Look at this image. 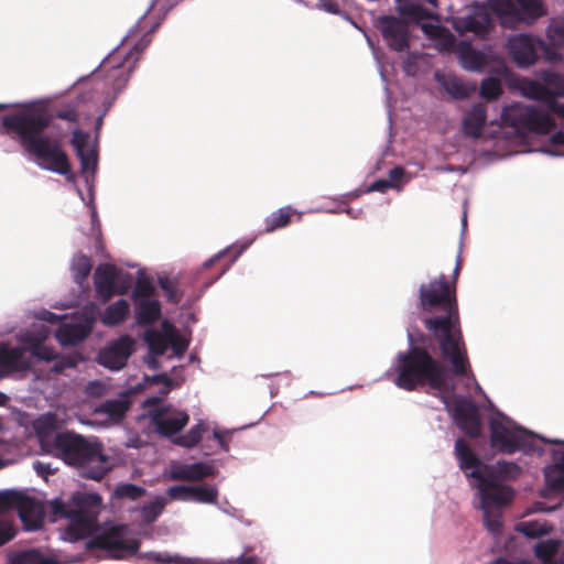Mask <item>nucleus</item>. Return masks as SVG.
<instances>
[{"label": "nucleus", "instance_id": "ddd939ff", "mask_svg": "<svg viewBox=\"0 0 564 564\" xmlns=\"http://www.w3.org/2000/svg\"><path fill=\"white\" fill-rule=\"evenodd\" d=\"M447 409L457 427L467 436L476 438L480 435L481 423L477 405L469 398L454 395L451 402H446Z\"/></svg>", "mask_w": 564, "mask_h": 564}, {"label": "nucleus", "instance_id": "423d86ee", "mask_svg": "<svg viewBox=\"0 0 564 564\" xmlns=\"http://www.w3.org/2000/svg\"><path fill=\"white\" fill-rule=\"evenodd\" d=\"M130 40L131 35L102 61L93 76V80L102 76L104 86L109 87L115 95L126 87L131 72L139 61L141 53L149 45L151 37L149 34H145L128 48Z\"/></svg>", "mask_w": 564, "mask_h": 564}, {"label": "nucleus", "instance_id": "09e8293b", "mask_svg": "<svg viewBox=\"0 0 564 564\" xmlns=\"http://www.w3.org/2000/svg\"><path fill=\"white\" fill-rule=\"evenodd\" d=\"M154 285L152 282L147 278H139L137 280L135 286L133 289V297L142 300H148L150 296L154 294Z\"/></svg>", "mask_w": 564, "mask_h": 564}, {"label": "nucleus", "instance_id": "f03ea898", "mask_svg": "<svg viewBox=\"0 0 564 564\" xmlns=\"http://www.w3.org/2000/svg\"><path fill=\"white\" fill-rule=\"evenodd\" d=\"M423 311L441 310L444 314L424 319L425 328L437 341L443 361L451 366L452 373L462 378H474L460 328L455 286L445 274L422 284L419 290Z\"/></svg>", "mask_w": 564, "mask_h": 564}, {"label": "nucleus", "instance_id": "c756f323", "mask_svg": "<svg viewBox=\"0 0 564 564\" xmlns=\"http://www.w3.org/2000/svg\"><path fill=\"white\" fill-rule=\"evenodd\" d=\"M295 210L291 206L282 207L271 213L264 220L265 232H273L278 229L286 227L291 223V218L295 215Z\"/></svg>", "mask_w": 564, "mask_h": 564}, {"label": "nucleus", "instance_id": "20e7f679", "mask_svg": "<svg viewBox=\"0 0 564 564\" xmlns=\"http://www.w3.org/2000/svg\"><path fill=\"white\" fill-rule=\"evenodd\" d=\"M54 448L67 465L80 468L86 478L100 480L109 470L102 445L90 443L82 435L72 432L57 433Z\"/></svg>", "mask_w": 564, "mask_h": 564}, {"label": "nucleus", "instance_id": "5701e85b", "mask_svg": "<svg viewBox=\"0 0 564 564\" xmlns=\"http://www.w3.org/2000/svg\"><path fill=\"white\" fill-rule=\"evenodd\" d=\"M487 120L486 108L482 104L474 105L463 118V132L465 135L478 139Z\"/></svg>", "mask_w": 564, "mask_h": 564}, {"label": "nucleus", "instance_id": "e433bc0d", "mask_svg": "<svg viewBox=\"0 0 564 564\" xmlns=\"http://www.w3.org/2000/svg\"><path fill=\"white\" fill-rule=\"evenodd\" d=\"M544 478L552 490L561 489L562 485H558L556 480H564V452L558 458H555L554 465L544 468Z\"/></svg>", "mask_w": 564, "mask_h": 564}, {"label": "nucleus", "instance_id": "a878e982", "mask_svg": "<svg viewBox=\"0 0 564 564\" xmlns=\"http://www.w3.org/2000/svg\"><path fill=\"white\" fill-rule=\"evenodd\" d=\"M455 455L459 463V468L467 475L470 471H485L484 465L477 454L463 440L455 442Z\"/></svg>", "mask_w": 564, "mask_h": 564}, {"label": "nucleus", "instance_id": "72a5a7b5", "mask_svg": "<svg viewBox=\"0 0 564 564\" xmlns=\"http://www.w3.org/2000/svg\"><path fill=\"white\" fill-rule=\"evenodd\" d=\"M460 63L467 70H481L487 65V57L482 52L465 46L460 51Z\"/></svg>", "mask_w": 564, "mask_h": 564}, {"label": "nucleus", "instance_id": "6e6d98bb", "mask_svg": "<svg viewBox=\"0 0 564 564\" xmlns=\"http://www.w3.org/2000/svg\"><path fill=\"white\" fill-rule=\"evenodd\" d=\"M554 44H549L543 41V45L539 48V55L542 54L547 62H560L562 61V55L556 51L553 46Z\"/></svg>", "mask_w": 564, "mask_h": 564}, {"label": "nucleus", "instance_id": "bb28decb", "mask_svg": "<svg viewBox=\"0 0 564 564\" xmlns=\"http://www.w3.org/2000/svg\"><path fill=\"white\" fill-rule=\"evenodd\" d=\"M480 496V506L484 512V520L487 529L492 533H498L501 530L502 521L501 513L499 509L509 505L511 501H495L489 499L485 500L484 492H479Z\"/></svg>", "mask_w": 564, "mask_h": 564}, {"label": "nucleus", "instance_id": "37998d69", "mask_svg": "<svg viewBox=\"0 0 564 564\" xmlns=\"http://www.w3.org/2000/svg\"><path fill=\"white\" fill-rule=\"evenodd\" d=\"M141 557L148 558L149 562L154 564H192L191 558H183L181 556H172L167 553H155V552H149L145 554H142Z\"/></svg>", "mask_w": 564, "mask_h": 564}, {"label": "nucleus", "instance_id": "6e6552de", "mask_svg": "<svg viewBox=\"0 0 564 564\" xmlns=\"http://www.w3.org/2000/svg\"><path fill=\"white\" fill-rule=\"evenodd\" d=\"M533 434L514 421L499 413L489 421V444L497 453L512 455L517 452L534 449Z\"/></svg>", "mask_w": 564, "mask_h": 564}, {"label": "nucleus", "instance_id": "c85d7f7f", "mask_svg": "<svg viewBox=\"0 0 564 564\" xmlns=\"http://www.w3.org/2000/svg\"><path fill=\"white\" fill-rule=\"evenodd\" d=\"M435 79L453 99L463 100L469 96V89L457 76L436 73Z\"/></svg>", "mask_w": 564, "mask_h": 564}, {"label": "nucleus", "instance_id": "3c124183", "mask_svg": "<svg viewBox=\"0 0 564 564\" xmlns=\"http://www.w3.org/2000/svg\"><path fill=\"white\" fill-rule=\"evenodd\" d=\"M88 138V133L82 129L77 128L73 130L70 144L74 147L76 154H80L83 151L87 150Z\"/></svg>", "mask_w": 564, "mask_h": 564}, {"label": "nucleus", "instance_id": "052dcab7", "mask_svg": "<svg viewBox=\"0 0 564 564\" xmlns=\"http://www.w3.org/2000/svg\"><path fill=\"white\" fill-rule=\"evenodd\" d=\"M391 187H393V183L391 181L380 178V180H377L373 183H371L368 186L367 192L368 193H371V192L386 193Z\"/></svg>", "mask_w": 564, "mask_h": 564}, {"label": "nucleus", "instance_id": "7c9ffc66", "mask_svg": "<svg viewBox=\"0 0 564 564\" xmlns=\"http://www.w3.org/2000/svg\"><path fill=\"white\" fill-rule=\"evenodd\" d=\"M398 3L400 14L410 18L414 22L434 18V14L420 3L410 0H398Z\"/></svg>", "mask_w": 564, "mask_h": 564}, {"label": "nucleus", "instance_id": "13d9d810", "mask_svg": "<svg viewBox=\"0 0 564 564\" xmlns=\"http://www.w3.org/2000/svg\"><path fill=\"white\" fill-rule=\"evenodd\" d=\"M547 36L551 43L564 47V24L552 28L549 31Z\"/></svg>", "mask_w": 564, "mask_h": 564}, {"label": "nucleus", "instance_id": "dca6fc26", "mask_svg": "<svg viewBox=\"0 0 564 564\" xmlns=\"http://www.w3.org/2000/svg\"><path fill=\"white\" fill-rule=\"evenodd\" d=\"M134 345L135 341L131 336H120L99 351L97 361L108 369L120 370L127 365L134 350Z\"/></svg>", "mask_w": 564, "mask_h": 564}, {"label": "nucleus", "instance_id": "774afa93", "mask_svg": "<svg viewBox=\"0 0 564 564\" xmlns=\"http://www.w3.org/2000/svg\"><path fill=\"white\" fill-rule=\"evenodd\" d=\"M496 564H530V562H528V561H521V562H518V563H512V562H509V561H507V560H502V558H500V560H498V561L496 562Z\"/></svg>", "mask_w": 564, "mask_h": 564}, {"label": "nucleus", "instance_id": "1a4fd4ad", "mask_svg": "<svg viewBox=\"0 0 564 564\" xmlns=\"http://www.w3.org/2000/svg\"><path fill=\"white\" fill-rule=\"evenodd\" d=\"M15 509L21 521L29 529H36L41 522V511L34 498L15 490L0 492V513ZM15 535L12 525L0 518V546L11 541Z\"/></svg>", "mask_w": 564, "mask_h": 564}, {"label": "nucleus", "instance_id": "bf43d9fd", "mask_svg": "<svg viewBox=\"0 0 564 564\" xmlns=\"http://www.w3.org/2000/svg\"><path fill=\"white\" fill-rule=\"evenodd\" d=\"M75 366H76V360L70 356H65V357L57 359L51 370L54 373H61L65 369L73 368Z\"/></svg>", "mask_w": 564, "mask_h": 564}, {"label": "nucleus", "instance_id": "4d7b16f0", "mask_svg": "<svg viewBox=\"0 0 564 564\" xmlns=\"http://www.w3.org/2000/svg\"><path fill=\"white\" fill-rule=\"evenodd\" d=\"M169 346H172L177 356H182L187 349V341L180 335L169 334Z\"/></svg>", "mask_w": 564, "mask_h": 564}, {"label": "nucleus", "instance_id": "5fc2aeb1", "mask_svg": "<svg viewBox=\"0 0 564 564\" xmlns=\"http://www.w3.org/2000/svg\"><path fill=\"white\" fill-rule=\"evenodd\" d=\"M544 82L547 86L558 90L560 96H564V76L558 73H545Z\"/></svg>", "mask_w": 564, "mask_h": 564}, {"label": "nucleus", "instance_id": "aec40b11", "mask_svg": "<svg viewBox=\"0 0 564 564\" xmlns=\"http://www.w3.org/2000/svg\"><path fill=\"white\" fill-rule=\"evenodd\" d=\"M522 93L530 99L543 101L550 112L564 119V104L556 100L557 96H560L558 90L553 93L547 86L539 82L529 80L523 84Z\"/></svg>", "mask_w": 564, "mask_h": 564}, {"label": "nucleus", "instance_id": "f257e3e1", "mask_svg": "<svg viewBox=\"0 0 564 564\" xmlns=\"http://www.w3.org/2000/svg\"><path fill=\"white\" fill-rule=\"evenodd\" d=\"M78 123L79 112L75 102H67L54 113H50L41 104H29L12 113L2 117L4 130L14 133L22 150L47 171L66 175L70 172V162L63 148L64 133L47 134L53 119Z\"/></svg>", "mask_w": 564, "mask_h": 564}, {"label": "nucleus", "instance_id": "393cba45", "mask_svg": "<svg viewBox=\"0 0 564 564\" xmlns=\"http://www.w3.org/2000/svg\"><path fill=\"white\" fill-rule=\"evenodd\" d=\"M131 406L128 395L123 394L117 399L106 400L95 409V413L107 416L108 420L118 423L124 416Z\"/></svg>", "mask_w": 564, "mask_h": 564}, {"label": "nucleus", "instance_id": "9d476101", "mask_svg": "<svg viewBox=\"0 0 564 564\" xmlns=\"http://www.w3.org/2000/svg\"><path fill=\"white\" fill-rule=\"evenodd\" d=\"M501 122L505 127H510L519 134H546L555 123L547 112L539 107L514 102L506 106L501 112Z\"/></svg>", "mask_w": 564, "mask_h": 564}, {"label": "nucleus", "instance_id": "864d4df0", "mask_svg": "<svg viewBox=\"0 0 564 564\" xmlns=\"http://www.w3.org/2000/svg\"><path fill=\"white\" fill-rule=\"evenodd\" d=\"M556 552V545L553 541L540 542L534 549V553L539 558L549 560Z\"/></svg>", "mask_w": 564, "mask_h": 564}, {"label": "nucleus", "instance_id": "49530a36", "mask_svg": "<svg viewBox=\"0 0 564 564\" xmlns=\"http://www.w3.org/2000/svg\"><path fill=\"white\" fill-rule=\"evenodd\" d=\"M145 490L137 486L134 484H122L118 486L115 490V494L118 498H128L131 500H137L144 495Z\"/></svg>", "mask_w": 564, "mask_h": 564}, {"label": "nucleus", "instance_id": "680f3d73", "mask_svg": "<svg viewBox=\"0 0 564 564\" xmlns=\"http://www.w3.org/2000/svg\"><path fill=\"white\" fill-rule=\"evenodd\" d=\"M422 29L425 33H427L429 35H431L433 37H438V36H441V33L444 32L443 28L437 26V25H432V24H423Z\"/></svg>", "mask_w": 564, "mask_h": 564}, {"label": "nucleus", "instance_id": "58836bf2", "mask_svg": "<svg viewBox=\"0 0 564 564\" xmlns=\"http://www.w3.org/2000/svg\"><path fill=\"white\" fill-rule=\"evenodd\" d=\"M145 340L155 355H163L169 347V335H163L156 330L147 332Z\"/></svg>", "mask_w": 564, "mask_h": 564}, {"label": "nucleus", "instance_id": "4c0bfd02", "mask_svg": "<svg viewBox=\"0 0 564 564\" xmlns=\"http://www.w3.org/2000/svg\"><path fill=\"white\" fill-rule=\"evenodd\" d=\"M93 269V263L89 257L78 253L74 257L72 261V272L74 281L77 284H82L88 275L90 274V271Z\"/></svg>", "mask_w": 564, "mask_h": 564}, {"label": "nucleus", "instance_id": "7ed1b4c3", "mask_svg": "<svg viewBox=\"0 0 564 564\" xmlns=\"http://www.w3.org/2000/svg\"><path fill=\"white\" fill-rule=\"evenodd\" d=\"M395 372L394 384L405 391L426 384L437 391L447 388V368L424 347L412 346L408 351L399 352Z\"/></svg>", "mask_w": 564, "mask_h": 564}, {"label": "nucleus", "instance_id": "e2e57ef3", "mask_svg": "<svg viewBox=\"0 0 564 564\" xmlns=\"http://www.w3.org/2000/svg\"><path fill=\"white\" fill-rule=\"evenodd\" d=\"M404 175V169L401 166H395L389 172V177L392 183L400 180Z\"/></svg>", "mask_w": 564, "mask_h": 564}, {"label": "nucleus", "instance_id": "338daca9", "mask_svg": "<svg viewBox=\"0 0 564 564\" xmlns=\"http://www.w3.org/2000/svg\"><path fill=\"white\" fill-rule=\"evenodd\" d=\"M552 141L555 144L564 145V132L563 131H558V132L554 133L552 135Z\"/></svg>", "mask_w": 564, "mask_h": 564}, {"label": "nucleus", "instance_id": "0eeeda50", "mask_svg": "<svg viewBox=\"0 0 564 564\" xmlns=\"http://www.w3.org/2000/svg\"><path fill=\"white\" fill-rule=\"evenodd\" d=\"M485 471H470L468 478L477 480V489L484 492L485 500L512 501L513 489L503 485V480H516L521 475V467L514 462L498 460L495 465H485Z\"/></svg>", "mask_w": 564, "mask_h": 564}, {"label": "nucleus", "instance_id": "8fccbe9b", "mask_svg": "<svg viewBox=\"0 0 564 564\" xmlns=\"http://www.w3.org/2000/svg\"><path fill=\"white\" fill-rule=\"evenodd\" d=\"M254 547L246 546L241 555L229 560L228 564H264V561L253 553Z\"/></svg>", "mask_w": 564, "mask_h": 564}, {"label": "nucleus", "instance_id": "b1692460", "mask_svg": "<svg viewBox=\"0 0 564 564\" xmlns=\"http://www.w3.org/2000/svg\"><path fill=\"white\" fill-rule=\"evenodd\" d=\"M167 494L174 500L212 503V489L207 487L177 485L170 487Z\"/></svg>", "mask_w": 564, "mask_h": 564}, {"label": "nucleus", "instance_id": "39448f33", "mask_svg": "<svg viewBox=\"0 0 564 564\" xmlns=\"http://www.w3.org/2000/svg\"><path fill=\"white\" fill-rule=\"evenodd\" d=\"M102 499L96 492L79 491L64 502L56 499L52 502L54 514L69 521L66 533L74 541L91 535L97 530V518L101 510Z\"/></svg>", "mask_w": 564, "mask_h": 564}, {"label": "nucleus", "instance_id": "a211bd4d", "mask_svg": "<svg viewBox=\"0 0 564 564\" xmlns=\"http://www.w3.org/2000/svg\"><path fill=\"white\" fill-rule=\"evenodd\" d=\"M188 421L189 416L185 411L165 406L158 409L151 417L156 432L169 438L181 432Z\"/></svg>", "mask_w": 564, "mask_h": 564}, {"label": "nucleus", "instance_id": "9b49d317", "mask_svg": "<svg viewBox=\"0 0 564 564\" xmlns=\"http://www.w3.org/2000/svg\"><path fill=\"white\" fill-rule=\"evenodd\" d=\"M127 534L126 525H112L93 536L86 543V547L102 550L112 558H126L135 555L140 547V541L134 538L128 539Z\"/></svg>", "mask_w": 564, "mask_h": 564}, {"label": "nucleus", "instance_id": "cd10ccee", "mask_svg": "<svg viewBox=\"0 0 564 564\" xmlns=\"http://www.w3.org/2000/svg\"><path fill=\"white\" fill-rule=\"evenodd\" d=\"M161 317V306L156 300H140L135 305V319L140 326H148Z\"/></svg>", "mask_w": 564, "mask_h": 564}, {"label": "nucleus", "instance_id": "a19ab883", "mask_svg": "<svg viewBox=\"0 0 564 564\" xmlns=\"http://www.w3.org/2000/svg\"><path fill=\"white\" fill-rule=\"evenodd\" d=\"M502 94V85L500 79L487 77L481 82L480 96L487 100H494Z\"/></svg>", "mask_w": 564, "mask_h": 564}, {"label": "nucleus", "instance_id": "de8ad7c7", "mask_svg": "<svg viewBox=\"0 0 564 564\" xmlns=\"http://www.w3.org/2000/svg\"><path fill=\"white\" fill-rule=\"evenodd\" d=\"M80 161V169L83 173H95L97 169V153L87 149L80 154H76Z\"/></svg>", "mask_w": 564, "mask_h": 564}, {"label": "nucleus", "instance_id": "c03bdc74", "mask_svg": "<svg viewBox=\"0 0 564 564\" xmlns=\"http://www.w3.org/2000/svg\"><path fill=\"white\" fill-rule=\"evenodd\" d=\"M26 350L31 352L32 357L39 360L52 361L57 359V355L53 348L42 345L39 341L31 343Z\"/></svg>", "mask_w": 564, "mask_h": 564}, {"label": "nucleus", "instance_id": "2f4dec72", "mask_svg": "<svg viewBox=\"0 0 564 564\" xmlns=\"http://www.w3.org/2000/svg\"><path fill=\"white\" fill-rule=\"evenodd\" d=\"M87 336L86 329L80 325H62L55 333L56 339L64 346L76 345Z\"/></svg>", "mask_w": 564, "mask_h": 564}, {"label": "nucleus", "instance_id": "412c9836", "mask_svg": "<svg viewBox=\"0 0 564 564\" xmlns=\"http://www.w3.org/2000/svg\"><path fill=\"white\" fill-rule=\"evenodd\" d=\"M170 474L173 480H200L212 475V466L204 463L185 464L174 462L170 466Z\"/></svg>", "mask_w": 564, "mask_h": 564}, {"label": "nucleus", "instance_id": "6ab92c4d", "mask_svg": "<svg viewBox=\"0 0 564 564\" xmlns=\"http://www.w3.org/2000/svg\"><path fill=\"white\" fill-rule=\"evenodd\" d=\"M491 11L488 4H477L473 14L457 18L454 22L455 30L465 34L471 32L479 37H485L492 28V21L489 14Z\"/></svg>", "mask_w": 564, "mask_h": 564}, {"label": "nucleus", "instance_id": "c9c22d12", "mask_svg": "<svg viewBox=\"0 0 564 564\" xmlns=\"http://www.w3.org/2000/svg\"><path fill=\"white\" fill-rule=\"evenodd\" d=\"M246 247L231 246L224 251L214 256V268L219 265L220 273L214 276V282L226 272V270L237 260V258L243 252Z\"/></svg>", "mask_w": 564, "mask_h": 564}, {"label": "nucleus", "instance_id": "ea45409f", "mask_svg": "<svg viewBox=\"0 0 564 564\" xmlns=\"http://www.w3.org/2000/svg\"><path fill=\"white\" fill-rule=\"evenodd\" d=\"M203 431L204 430L202 425L196 424L185 435L176 436L175 438H173V443L182 447H194L200 442Z\"/></svg>", "mask_w": 564, "mask_h": 564}, {"label": "nucleus", "instance_id": "f8f14e48", "mask_svg": "<svg viewBox=\"0 0 564 564\" xmlns=\"http://www.w3.org/2000/svg\"><path fill=\"white\" fill-rule=\"evenodd\" d=\"M487 4L505 22L532 24L546 14L542 0H488Z\"/></svg>", "mask_w": 564, "mask_h": 564}, {"label": "nucleus", "instance_id": "4468645a", "mask_svg": "<svg viewBox=\"0 0 564 564\" xmlns=\"http://www.w3.org/2000/svg\"><path fill=\"white\" fill-rule=\"evenodd\" d=\"M542 45V39L521 33L508 39L507 50L518 67L527 68L538 61L539 48H541Z\"/></svg>", "mask_w": 564, "mask_h": 564}, {"label": "nucleus", "instance_id": "473e14b6", "mask_svg": "<svg viewBox=\"0 0 564 564\" xmlns=\"http://www.w3.org/2000/svg\"><path fill=\"white\" fill-rule=\"evenodd\" d=\"M9 564H57V562L44 557L40 551L31 549L12 553L9 556Z\"/></svg>", "mask_w": 564, "mask_h": 564}, {"label": "nucleus", "instance_id": "4be33fe9", "mask_svg": "<svg viewBox=\"0 0 564 564\" xmlns=\"http://www.w3.org/2000/svg\"><path fill=\"white\" fill-rule=\"evenodd\" d=\"M26 348L10 347L0 344V366L8 370H28L32 366L30 357L25 356Z\"/></svg>", "mask_w": 564, "mask_h": 564}, {"label": "nucleus", "instance_id": "f704fd0d", "mask_svg": "<svg viewBox=\"0 0 564 564\" xmlns=\"http://www.w3.org/2000/svg\"><path fill=\"white\" fill-rule=\"evenodd\" d=\"M129 314V303L120 299L117 302L110 304L105 312L104 323L106 325L115 326L122 323Z\"/></svg>", "mask_w": 564, "mask_h": 564}, {"label": "nucleus", "instance_id": "79ce46f5", "mask_svg": "<svg viewBox=\"0 0 564 564\" xmlns=\"http://www.w3.org/2000/svg\"><path fill=\"white\" fill-rule=\"evenodd\" d=\"M159 285L164 291L169 302L177 304L183 294L178 291L177 281L169 276H159Z\"/></svg>", "mask_w": 564, "mask_h": 564}, {"label": "nucleus", "instance_id": "2eb2a0df", "mask_svg": "<svg viewBox=\"0 0 564 564\" xmlns=\"http://www.w3.org/2000/svg\"><path fill=\"white\" fill-rule=\"evenodd\" d=\"M376 26L392 51L403 52L410 46V31L408 23L393 15H381L377 19Z\"/></svg>", "mask_w": 564, "mask_h": 564}, {"label": "nucleus", "instance_id": "603ef678", "mask_svg": "<svg viewBox=\"0 0 564 564\" xmlns=\"http://www.w3.org/2000/svg\"><path fill=\"white\" fill-rule=\"evenodd\" d=\"M238 430H220L214 426V441L218 443L224 452L229 451V442Z\"/></svg>", "mask_w": 564, "mask_h": 564}, {"label": "nucleus", "instance_id": "0e129e2a", "mask_svg": "<svg viewBox=\"0 0 564 564\" xmlns=\"http://www.w3.org/2000/svg\"><path fill=\"white\" fill-rule=\"evenodd\" d=\"M322 7L329 13L336 14L339 12L338 4L332 0L323 2Z\"/></svg>", "mask_w": 564, "mask_h": 564}, {"label": "nucleus", "instance_id": "a18cd8bd", "mask_svg": "<svg viewBox=\"0 0 564 564\" xmlns=\"http://www.w3.org/2000/svg\"><path fill=\"white\" fill-rule=\"evenodd\" d=\"M517 531L528 538H539L549 533V530L536 521L521 522L517 525Z\"/></svg>", "mask_w": 564, "mask_h": 564}, {"label": "nucleus", "instance_id": "f3484780", "mask_svg": "<svg viewBox=\"0 0 564 564\" xmlns=\"http://www.w3.org/2000/svg\"><path fill=\"white\" fill-rule=\"evenodd\" d=\"M119 270L113 264H100L94 273V284L97 296L104 303L108 302L115 294H124L129 284H117Z\"/></svg>", "mask_w": 564, "mask_h": 564}, {"label": "nucleus", "instance_id": "69168bd1", "mask_svg": "<svg viewBox=\"0 0 564 564\" xmlns=\"http://www.w3.org/2000/svg\"><path fill=\"white\" fill-rule=\"evenodd\" d=\"M460 269H462V262H460V259L458 257L457 261H456V265H455L454 272H453L452 281L449 282V284L455 286V288H456V282H457Z\"/></svg>", "mask_w": 564, "mask_h": 564}]
</instances>
